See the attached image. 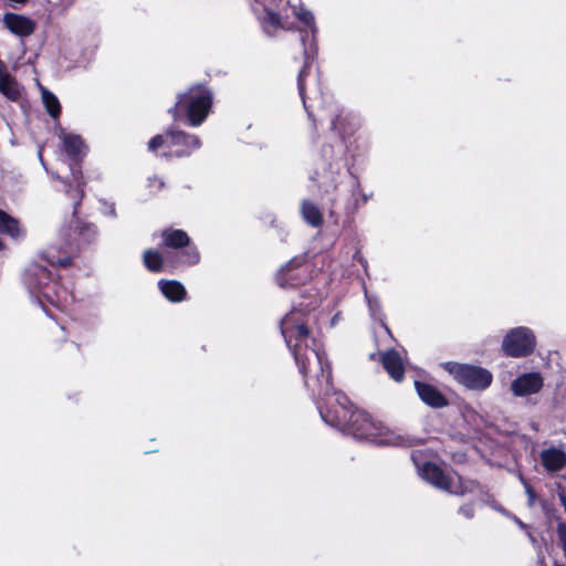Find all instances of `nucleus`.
Returning a JSON list of instances; mask_svg holds the SVG:
<instances>
[{
  "mask_svg": "<svg viewBox=\"0 0 566 566\" xmlns=\"http://www.w3.org/2000/svg\"><path fill=\"white\" fill-rule=\"evenodd\" d=\"M559 501L566 512V495L565 494H559Z\"/></svg>",
  "mask_w": 566,
  "mask_h": 566,
  "instance_id": "4c0bfd02",
  "label": "nucleus"
},
{
  "mask_svg": "<svg viewBox=\"0 0 566 566\" xmlns=\"http://www.w3.org/2000/svg\"><path fill=\"white\" fill-rule=\"evenodd\" d=\"M310 180L315 184L321 198L329 205L331 214L334 209L340 207L349 192L353 196L356 191L360 192L358 179L346 169L340 145L337 148L329 144L322 147L314 168L310 172Z\"/></svg>",
  "mask_w": 566,
  "mask_h": 566,
  "instance_id": "f03ea898",
  "label": "nucleus"
},
{
  "mask_svg": "<svg viewBox=\"0 0 566 566\" xmlns=\"http://www.w3.org/2000/svg\"><path fill=\"white\" fill-rule=\"evenodd\" d=\"M375 357H376V354H370L371 359H375Z\"/></svg>",
  "mask_w": 566,
  "mask_h": 566,
  "instance_id": "79ce46f5",
  "label": "nucleus"
},
{
  "mask_svg": "<svg viewBox=\"0 0 566 566\" xmlns=\"http://www.w3.org/2000/svg\"><path fill=\"white\" fill-rule=\"evenodd\" d=\"M544 378L541 373H525L511 382V391L515 397H527L542 390Z\"/></svg>",
  "mask_w": 566,
  "mask_h": 566,
  "instance_id": "2eb2a0df",
  "label": "nucleus"
},
{
  "mask_svg": "<svg viewBox=\"0 0 566 566\" xmlns=\"http://www.w3.org/2000/svg\"><path fill=\"white\" fill-rule=\"evenodd\" d=\"M41 92L42 103L49 113V115L56 119L61 114V104L55 94L49 91L46 87L39 85Z\"/></svg>",
  "mask_w": 566,
  "mask_h": 566,
  "instance_id": "bb28decb",
  "label": "nucleus"
},
{
  "mask_svg": "<svg viewBox=\"0 0 566 566\" xmlns=\"http://www.w3.org/2000/svg\"><path fill=\"white\" fill-rule=\"evenodd\" d=\"M213 103L212 92L203 85H193L178 94L177 101L168 109L174 120L186 119L191 127L200 126L208 117Z\"/></svg>",
  "mask_w": 566,
  "mask_h": 566,
  "instance_id": "0eeeda50",
  "label": "nucleus"
},
{
  "mask_svg": "<svg viewBox=\"0 0 566 566\" xmlns=\"http://www.w3.org/2000/svg\"><path fill=\"white\" fill-rule=\"evenodd\" d=\"M158 289L168 301L174 303L182 302L187 295L185 286L175 280H160Z\"/></svg>",
  "mask_w": 566,
  "mask_h": 566,
  "instance_id": "b1692460",
  "label": "nucleus"
},
{
  "mask_svg": "<svg viewBox=\"0 0 566 566\" xmlns=\"http://www.w3.org/2000/svg\"><path fill=\"white\" fill-rule=\"evenodd\" d=\"M459 514L470 520L474 516V507L472 506V504L462 505L459 509Z\"/></svg>",
  "mask_w": 566,
  "mask_h": 566,
  "instance_id": "473e14b6",
  "label": "nucleus"
},
{
  "mask_svg": "<svg viewBox=\"0 0 566 566\" xmlns=\"http://www.w3.org/2000/svg\"><path fill=\"white\" fill-rule=\"evenodd\" d=\"M526 533H527V536H528L530 541H531L533 544H535V542H536V541H535L534 536L532 535V533H531L528 530L526 531Z\"/></svg>",
  "mask_w": 566,
  "mask_h": 566,
  "instance_id": "ea45409f",
  "label": "nucleus"
},
{
  "mask_svg": "<svg viewBox=\"0 0 566 566\" xmlns=\"http://www.w3.org/2000/svg\"><path fill=\"white\" fill-rule=\"evenodd\" d=\"M103 214L108 216L113 219L117 217L116 209L114 203L105 205V208L103 210Z\"/></svg>",
  "mask_w": 566,
  "mask_h": 566,
  "instance_id": "f704fd0d",
  "label": "nucleus"
},
{
  "mask_svg": "<svg viewBox=\"0 0 566 566\" xmlns=\"http://www.w3.org/2000/svg\"><path fill=\"white\" fill-rule=\"evenodd\" d=\"M363 287L365 300L368 306L369 316L375 323H378L379 325L378 329L374 331L376 342L378 343V339L381 337L392 339L391 332L386 324V315L382 312L379 298L374 294H369L365 284L363 285Z\"/></svg>",
  "mask_w": 566,
  "mask_h": 566,
  "instance_id": "dca6fc26",
  "label": "nucleus"
},
{
  "mask_svg": "<svg viewBox=\"0 0 566 566\" xmlns=\"http://www.w3.org/2000/svg\"><path fill=\"white\" fill-rule=\"evenodd\" d=\"M317 300L300 302L286 313L281 322V334L291 350L304 384L313 396H317V408L323 421L344 431L348 426L354 408L347 397L335 391L332 384V367L326 358L322 343L316 338L314 327L317 324L315 313Z\"/></svg>",
  "mask_w": 566,
  "mask_h": 566,
  "instance_id": "f257e3e1",
  "label": "nucleus"
},
{
  "mask_svg": "<svg viewBox=\"0 0 566 566\" xmlns=\"http://www.w3.org/2000/svg\"><path fill=\"white\" fill-rule=\"evenodd\" d=\"M0 93L10 101H18L22 94V87L9 73L6 64L0 60Z\"/></svg>",
  "mask_w": 566,
  "mask_h": 566,
  "instance_id": "412c9836",
  "label": "nucleus"
},
{
  "mask_svg": "<svg viewBox=\"0 0 566 566\" xmlns=\"http://www.w3.org/2000/svg\"><path fill=\"white\" fill-rule=\"evenodd\" d=\"M201 147L200 138L176 127L168 128L165 134L156 135L148 143L151 151L163 149L160 155L166 158L188 157Z\"/></svg>",
  "mask_w": 566,
  "mask_h": 566,
  "instance_id": "1a4fd4ad",
  "label": "nucleus"
},
{
  "mask_svg": "<svg viewBox=\"0 0 566 566\" xmlns=\"http://www.w3.org/2000/svg\"><path fill=\"white\" fill-rule=\"evenodd\" d=\"M339 318H340V315L339 314H335L333 316V318L331 319V326H335L336 323L339 321Z\"/></svg>",
  "mask_w": 566,
  "mask_h": 566,
  "instance_id": "e433bc0d",
  "label": "nucleus"
},
{
  "mask_svg": "<svg viewBox=\"0 0 566 566\" xmlns=\"http://www.w3.org/2000/svg\"><path fill=\"white\" fill-rule=\"evenodd\" d=\"M60 139L62 140V149L65 151L69 158L73 161L70 164L71 177L74 182V189L69 188L71 191H75V198L77 201L75 202V207L82 201L84 197V187L85 180L83 178L82 171L80 167H77V163L82 160V158L86 154V147L84 145L83 139L78 135L69 134L64 132V129H60L59 134Z\"/></svg>",
  "mask_w": 566,
  "mask_h": 566,
  "instance_id": "9d476101",
  "label": "nucleus"
},
{
  "mask_svg": "<svg viewBox=\"0 0 566 566\" xmlns=\"http://www.w3.org/2000/svg\"><path fill=\"white\" fill-rule=\"evenodd\" d=\"M66 193L74 200L73 202V219L67 228H63L60 232L63 244H51L42 253L41 259L51 265L66 268L71 264L74 248L82 244H90L97 239L98 230L93 223L83 222L75 218L77 208L81 202L75 207L77 199L75 191L66 189Z\"/></svg>",
  "mask_w": 566,
  "mask_h": 566,
  "instance_id": "7ed1b4c3",
  "label": "nucleus"
},
{
  "mask_svg": "<svg viewBox=\"0 0 566 566\" xmlns=\"http://www.w3.org/2000/svg\"><path fill=\"white\" fill-rule=\"evenodd\" d=\"M541 461L547 471H558L566 464V453L558 448H548L541 452Z\"/></svg>",
  "mask_w": 566,
  "mask_h": 566,
  "instance_id": "5701e85b",
  "label": "nucleus"
},
{
  "mask_svg": "<svg viewBox=\"0 0 566 566\" xmlns=\"http://www.w3.org/2000/svg\"><path fill=\"white\" fill-rule=\"evenodd\" d=\"M163 243L167 248L181 249L190 243V238L184 230L166 229L161 233Z\"/></svg>",
  "mask_w": 566,
  "mask_h": 566,
  "instance_id": "393cba45",
  "label": "nucleus"
},
{
  "mask_svg": "<svg viewBox=\"0 0 566 566\" xmlns=\"http://www.w3.org/2000/svg\"><path fill=\"white\" fill-rule=\"evenodd\" d=\"M0 233L18 238L20 235L19 223L4 211L0 210Z\"/></svg>",
  "mask_w": 566,
  "mask_h": 566,
  "instance_id": "c85d7f7f",
  "label": "nucleus"
},
{
  "mask_svg": "<svg viewBox=\"0 0 566 566\" xmlns=\"http://www.w3.org/2000/svg\"><path fill=\"white\" fill-rule=\"evenodd\" d=\"M421 453L412 452L411 459L417 468L418 474L437 489L447 491L454 495L478 494L483 500L486 495L485 489L474 480L463 479L458 474L448 475L441 468L431 462H420Z\"/></svg>",
  "mask_w": 566,
  "mask_h": 566,
  "instance_id": "423d86ee",
  "label": "nucleus"
},
{
  "mask_svg": "<svg viewBox=\"0 0 566 566\" xmlns=\"http://www.w3.org/2000/svg\"><path fill=\"white\" fill-rule=\"evenodd\" d=\"M184 248L185 249L179 250L174 253V261L171 262V264L174 266H179V265L191 266V265L199 263L200 253H199L198 249L195 245H191L189 243H188V245H185Z\"/></svg>",
  "mask_w": 566,
  "mask_h": 566,
  "instance_id": "a878e982",
  "label": "nucleus"
},
{
  "mask_svg": "<svg viewBox=\"0 0 566 566\" xmlns=\"http://www.w3.org/2000/svg\"><path fill=\"white\" fill-rule=\"evenodd\" d=\"M354 259H357L358 262L366 269L367 268V261L364 259V256L360 255L358 251L354 254Z\"/></svg>",
  "mask_w": 566,
  "mask_h": 566,
  "instance_id": "c9c22d12",
  "label": "nucleus"
},
{
  "mask_svg": "<svg viewBox=\"0 0 566 566\" xmlns=\"http://www.w3.org/2000/svg\"><path fill=\"white\" fill-rule=\"evenodd\" d=\"M164 185H165L164 180L156 176L148 178V186L151 189L160 190V189H163Z\"/></svg>",
  "mask_w": 566,
  "mask_h": 566,
  "instance_id": "72a5a7b5",
  "label": "nucleus"
},
{
  "mask_svg": "<svg viewBox=\"0 0 566 566\" xmlns=\"http://www.w3.org/2000/svg\"><path fill=\"white\" fill-rule=\"evenodd\" d=\"M520 481L523 484L525 489V493L527 495V502L530 506H533L536 501V494L533 488L530 485V483L523 478V475H520Z\"/></svg>",
  "mask_w": 566,
  "mask_h": 566,
  "instance_id": "7c9ffc66",
  "label": "nucleus"
},
{
  "mask_svg": "<svg viewBox=\"0 0 566 566\" xmlns=\"http://www.w3.org/2000/svg\"><path fill=\"white\" fill-rule=\"evenodd\" d=\"M536 346V337L533 331L526 326L510 329L502 340V349L510 357H526Z\"/></svg>",
  "mask_w": 566,
  "mask_h": 566,
  "instance_id": "ddd939ff",
  "label": "nucleus"
},
{
  "mask_svg": "<svg viewBox=\"0 0 566 566\" xmlns=\"http://www.w3.org/2000/svg\"><path fill=\"white\" fill-rule=\"evenodd\" d=\"M370 197L371 195L363 192V189L360 188V192L356 191L355 196L349 192L348 197L344 202H342L340 206H343L347 212H352L356 210L360 205H365L370 199Z\"/></svg>",
  "mask_w": 566,
  "mask_h": 566,
  "instance_id": "c756f323",
  "label": "nucleus"
},
{
  "mask_svg": "<svg viewBox=\"0 0 566 566\" xmlns=\"http://www.w3.org/2000/svg\"><path fill=\"white\" fill-rule=\"evenodd\" d=\"M415 389L420 400L433 409L447 407L449 403L447 397L431 384L416 380Z\"/></svg>",
  "mask_w": 566,
  "mask_h": 566,
  "instance_id": "a211bd4d",
  "label": "nucleus"
},
{
  "mask_svg": "<svg viewBox=\"0 0 566 566\" xmlns=\"http://www.w3.org/2000/svg\"><path fill=\"white\" fill-rule=\"evenodd\" d=\"M300 213L303 221L312 228H321L323 224V212L317 203L311 199H303L300 206Z\"/></svg>",
  "mask_w": 566,
  "mask_h": 566,
  "instance_id": "4be33fe9",
  "label": "nucleus"
},
{
  "mask_svg": "<svg viewBox=\"0 0 566 566\" xmlns=\"http://www.w3.org/2000/svg\"><path fill=\"white\" fill-rule=\"evenodd\" d=\"M52 177L55 178V179H61L59 175L56 174H52Z\"/></svg>",
  "mask_w": 566,
  "mask_h": 566,
  "instance_id": "a19ab883",
  "label": "nucleus"
},
{
  "mask_svg": "<svg viewBox=\"0 0 566 566\" xmlns=\"http://www.w3.org/2000/svg\"><path fill=\"white\" fill-rule=\"evenodd\" d=\"M385 370L395 381H401L405 376V365L401 355L395 349H389L380 355Z\"/></svg>",
  "mask_w": 566,
  "mask_h": 566,
  "instance_id": "aec40b11",
  "label": "nucleus"
},
{
  "mask_svg": "<svg viewBox=\"0 0 566 566\" xmlns=\"http://www.w3.org/2000/svg\"><path fill=\"white\" fill-rule=\"evenodd\" d=\"M23 284L28 290L30 298L39 304L46 315L52 318L54 315L48 308V304L55 308L63 310L71 298L67 290L63 287L53 276L52 272L39 261H34L27 266L23 274Z\"/></svg>",
  "mask_w": 566,
  "mask_h": 566,
  "instance_id": "20e7f679",
  "label": "nucleus"
},
{
  "mask_svg": "<svg viewBox=\"0 0 566 566\" xmlns=\"http://www.w3.org/2000/svg\"><path fill=\"white\" fill-rule=\"evenodd\" d=\"M144 265L148 271L154 273H159L164 269V258L163 255L153 249L146 250L143 254Z\"/></svg>",
  "mask_w": 566,
  "mask_h": 566,
  "instance_id": "cd10ccee",
  "label": "nucleus"
},
{
  "mask_svg": "<svg viewBox=\"0 0 566 566\" xmlns=\"http://www.w3.org/2000/svg\"><path fill=\"white\" fill-rule=\"evenodd\" d=\"M493 507L499 510L503 515L510 517L521 530L527 531L528 526L525 523H523L518 517L512 515L510 512H506L505 510L497 507L495 505Z\"/></svg>",
  "mask_w": 566,
  "mask_h": 566,
  "instance_id": "2f4dec72",
  "label": "nucleus"
},
{
  "mask_svg": "<svg viewBox=\"0 0 566 566\" xmlns=\"http://www.w3.org/2000/svg\"><path fill=\"white\" fill-rule=\"evenodd\" d=\"M292 12L294 17L307 28L306 31H302L301 42L303 45V55H304V65L301 69L297 76V88L300 96L303 102L304 109L307 113L308 118L313 122V125L316 126V117L314 115L313 109L306 102L305 97V77L308 75L310 66L314 62L317 55V43H316V32L317 27L315 24V18L313 13L307 10L303 4H295L292 7Z\"/></svg>",
  "mask_w": 566,
  "mask_h": 566,
  "instance_id": "6e6552de",
  "label": "nucleus"
},
{
  "mask_svg": "<svg viewBox=\"0 0 566 566\" xmlns=\"http://www.w3.org/2000/svg\"><path fill=\"white\" fill-rule=\"evenodd\" d=\"M3 248V243L2 241L0 240V250Z\"/></svg>",
  "mask_w": 566,
  "mask_h": 566,
  "instance_id": "37998d69",
  "label": "nucleus"
},
{
  "mask_svg": "<svg viewBox=\"0 0 566 566\" xmlns=\"http://www.w3.org/2000/svg\"><path fill=\"white\" fill-rule=\"evenodd\" d=\"M443 367L459 384L472 390H484L493 380L491 371L480 366L448 361Z\"/></svg>",
  "mask_w": 566,
  "mask_h": 566,
  "instance_id": "9b49d317",
  "label": "nucleus"
},
{
  "mask_svg": "<svg viewBox=\"0 0 566 566\" xmlns=\"http://www.w3.org/2000/svg\"><path fill=\"white\" fill-rule=\"evenodd\" d=\"M324 119L329 122L331 130L337 133L342 139L354 134L358 126L356 117L336 102H329L321 108L318 120Z\"/></svg>",
  "mask_w": 566,
  "mask_h": 566,
  "instance_id": "f8f14e48",
  "label": "nucleus"
},
{
  "mask_svg": "<svg viewBox=\"0 0 566 566\" xmlns=\"http://www.w3.org/2000/svg\"><path fill=\"white\" fill-rule=\"evenodd\" d=\"M344 432L357 440L382 447H407L413 441L407 436L388 429L381 422L374 421L368 413L357 408L350 412L348 426L345 427Z\"/></svg>",
  "mask_w": 566,
  "mask_h": 566,
  "instance_id": "39448f33",
  "label": "nucleus"
},
{
  "mask_svg": "<svg viewBox=\"0 0 566 566\" xmlns=\"http://www.w3.org/2000/svg\"><path fill=\"white\" fill-rule=\"evenodd\" d=\"M251 8L260 20L262 28L268 34L281 27L280 15L270 9V0H253Z\"/></svg>",
  "mask_w": 566,
  "mask_h": 566,
  "instance_id": "f3484780",
  "label": "nucleus"
},
{
  "mask_svg": "<svg viewBox=\"0 0 566 566\" xmlns=\"http://www.w3.org/2000/svg\"><path fill=\"white\" fill-rule=\"evenodd\" d=\"M38 157H39V159H40V161H41L42 166L46 169L45 164H44V160H43V157H42V150H41V149H40V150H39V153H38Z\"/></svg>",
  "mask_w": 566,
  "mask_h": 566,
  "instance_id": "58836bf2",
  "label": "nucleus"
},
{
  "mask_svg": "<svg viewBox=\"0 0 566 566\" xmlns=\"http://www.w3.org/2000/svg\"><path fill=\"white\" fill-rule=\"evenodd\" d=\"M306 255H297L291 259L276 274V282L282 287H293L305 282L308 271L305 266Z\"/></svg>",
  "mask_w": 566,
  "mask_h": 566,
  "instance_id": "4468645a",
  "label": "nucleus"
},
{
  "mask_svg": "<svg viewBox=\"0 0 566 566\" xmlns=\"http://www.w3.org/2000/svg\"><path fill=\"white\" fill-rule=\"evenodd\" d=\"M2 22L4 27L14 35L24 38L32 34L35 30V22L22 14L8 12L3 15Z\"/></svg>",
  "mask_w": 566,
  "mask_h": 566,
  "instance_id": "6ab92c4d",
  "label": "nucleus"
}]
</instances>
